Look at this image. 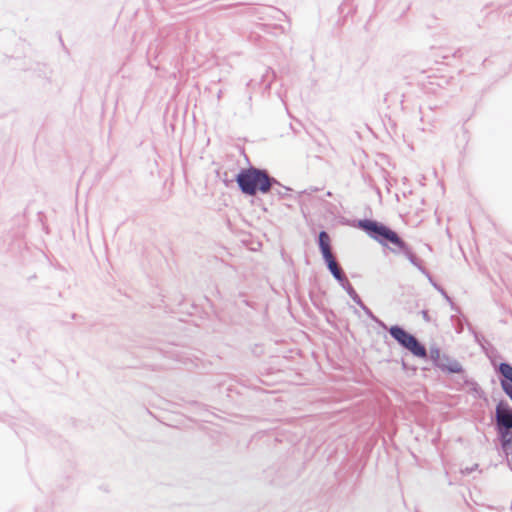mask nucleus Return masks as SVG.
Masks as SVG:
<instances>
[{"mask_svg": "<svg viewBox=\"0 0 512 512\" xmlns=\"http://www.w3.org/2000/svg\"><path fill=\"white\" fill-rule=\"evenodd\" d=\"M236 181L241 191L251 196L257 192L268 193L272 185V179L266 171L253 167L242 170L237 175Z\"/></svg>", "mask_w": 512, "mask_h": 512, "instance_id": "obj_1", "label": "nucleus"}, {"mask_svg": "<svg viewBox=\"0 0 512 512\" xmlns=\"http://www.w3.org/2000/svg\"><path fill=\"white\" fill-rule=\"evenodd\" d=\"M499 370L505 377V380L502 381V387L512 400V366L507 363H502L499 367Z\"/></svg>", "mask_w": 512, "mask_h": 512, "instance_id": "obj_4", "label": "nucleus"}, {"mask_svg": "<svg viewBox=\"0 0 512 512\" xmlns=\"http://www.w3.org/2000/svg\"><path fill=\"white\" fill-rule=\"evenodd\" d=\"M391 336L403 347L411 351L417 357H426V349L417 339L398 326H392L389 330Z\"/></svg>", "mask_w": 512, "mask_h": 512, "instance_id": "obj_3", "label": "nucleus"}, {"mask_svg": "<svg viewBox=\"0 0 512 512\" xmlns=\"http://www.w3.org/2000/svg\"><path fill=\"white\" fill-rule=\"evenodd\" d=\"M360 227L382 245H387V242H390L399 250H405L407 248L405 242L400 239L396 232L381 223L372 220H364L360 222Z\"/></svg>", "mask_w": 512, "mask_h": 512, "instance_id": "obj_2", "label": "nucleus"}, {"mask_svg": "<svg viewBox=\"0 0 512 512\" xmlns=\"http://www.w3.org/2000/svg\"><path fill=\"white\" fill-rule=\"evenodd\" d=\"M447 370L452 373H460L462 371V367L458 362H453L447 367Z\"/></svg>", "mask_w": 512, "mask_h": 512, "instance_id": "obj_8", "label": "nucleus"}, {"mask_svg": "<svg viewBox=\"0 0 512 512\" xmlns=\"http://www.w3.org/2000/svg\"><path fill=\"white\" fill-rule=\"evenodd\" d=\"M319 246L323 257L330 256L332 254L329 235L324 231L319 234Z\"/></svg>", "mask_w": 512, "mask_h": 512, "instance_id": "obj_7", "label": "nucleus"}, {"mask_svg": "<svg viewBox=\"0 0 512 512\" xmlns=\"http://www.w3.org/2000/svg\"><path fill=\"white\" fill-rule=\"evenodd\" d=\"M324 259H325V261H326V263L328 265V268H329L330 272L332 273V275L338 281H343L345 279V275H344L342 269L337 264L333 254H331L330 256H324Z\"/></svg>", "mask_w": 512, "mask_h": 512, "instance_id": "obj_5", "label": "nucleus"}, {"mask_svg": "<svg viewBox=\"0 0 512 512\" xmlns=\"http://www.w3.org/2000/svg\"><path fill=\"white\" fill-rule=\"evenodd\" d=\"M497 421L506 428H512V412L502 409L501 406L496 410Z\"/></svg>", "mask_w": 512, "mask_h": 512, "instance_id": "obj_6", "label": "nucleus"}]
</instances>
